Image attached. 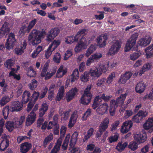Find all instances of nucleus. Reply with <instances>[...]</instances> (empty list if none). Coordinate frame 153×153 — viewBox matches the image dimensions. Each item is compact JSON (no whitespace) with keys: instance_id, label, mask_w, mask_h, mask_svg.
<instances>
[{"instance_id":"f257e3e1","label":"nucleus","mask_w":153,"mask_h":153,"mask_svg":"<svg viewBox=\"0 0 153 153\" xmlns=\"http://www.w3.org/2000/svg\"><path fill=\"white\" fill-rule=\"evenodd\" d=\"M45 31H39L33 29L30 33L28 36L29 43L33 45H37L41 42V38L46 35Z\"/></svg>"},{"instance_id":"f03ea898","label":"nucleus","mask_w":153,"mask_h":153,"mask_svg":"<svg viewBox=\"0 0 153 153\" xmlns=\"http://www.w3.org/2000/svg\"><path fill=\"white\" fill-rule=\"evenodd\" d=\"M126 96V93L121 94L120 97L117 98L116 100H111L110 102L109 112L111 116L114 115L115 109L118 106H122L123 104Z\"/></svg>"},{"instance_id":"7ed1b4c3","label":"nucleus","mask_w":153,"mask_h":153,"mask_svg":"<svg viewBox=\"0 0 153 153\" xmlns=\"http://www.w3.org/2000/svg\"><path fill=\"white\" fill-rule=\"evenodd\" d=\"M138 37L137 33L133 34L127 41L125 48V51L126 52L131 50L132 51H137L138 46L136 45V41Z\"/></svg>"},{"instance_id":"20e7f679","label":"nucleus","mask_w":153,"mask_h":153,"mask_svg":"<svg viewBox=\"0 0 153 153\" xmlns=\"http://www.w3.org/2000/svg\"><path fill=\"white\" fill-rule=\"evenodd\" d=\"M91 87V85H88L84 91L83 94L80 100L81 104L87 105L91 102L92 97V95L90 92Z\"/></svg>"},{"instance_id":"39448f33","label":"nucleus","mask_w":153,"mask_h":153,"mask_svg":"<svg viewBox=\"0 0 153 153\" xmlns=\"http://www.w3.org/2000/svg\"><path fill=\"white\" fill-rule=\"evenodd\" d=\"M16 41L14 34L12 33H10L5 44L6 49L10 50L12 48L15 44Z\"/></svg>"},{"instance_id":"423d86ee","label":"nucleus","mask_w":153,"mask_h":153,"mask_svg":"<svg viewBox=\"0 0 153 153\" xmlns=\"http://www.w3.org/2000/svg\"><path fill=\"white\" fill-rule=\"evenodd\" d=\"M148 112L146 111L140 110L137 114L133 116L132 119V121L134 123H138L140 122L143 118L146 117L148 115Z\"/></svg>"},{"instance_id":"0eeeda50","label":"nucleus","mask_w":153,"mask_h":153,"mask_svg":"<svg viewBox=\"0 0 153 153\" xmlns=\"http://www.w3.org/2000/svg\"><path fill=\"white\" fill-rule=\"evenodd\" d=\"M87 45V43L86 39L83 36L80 39L78 45L75 47V51L77 53L79 52L82 49L86 48Z\"/></svg>"},{"instance_id":"6e6552de","label":"nucleus","mask_w":153,"mask_h":153,"mask_svg":"<svg viewBox=\"0 0 153 153\" xmlns=\"http://www.w3.org/2000/svg\"><path fill=\"white\" fill-rule=\"evenodd\" d=\"M121 43L118 40L116 41L111 46L109 49L108 54L110 55H114L118 52L121 48Z\"/></svg>"},{"instance_id":"1a4fd4ad","label":"nucleus","mask_w":153,"mask_h":153,"mask_svg":"<svg viewBox=\"0 0 153 153\" xmlns=\"http://www.w3.org/2000/svg\"><path fill=\"white\" fill-rule=\"evenodd\" d=\"M59 32L58 28L55 27L51 29L48 32L47 35L46 40L48 42H51Z\"/></svg>"},{"instance_id":"9d476101","label":"nucleus","mask_w":153,"mask_h":153,"mask_svg":"<svg viewBox=\"0 0 153 153\" xmlns=\"http://www.w3.org/2000/svg\"><path fill=\"white\" fill-rule=\"evenodd\" d=\"M23 102L19 101H14L12 102V107H10L11 108V111L12 112L14 111H18L21 110L23 107Z\"/></svg>"},{"instance_id":"9b49d317","label":"nucleus","mask_w":153,"mask_h":153,"mask_svg":"<svg viewBox=\"0 0 153 153\" xmlns=\"http://www.w3.org/2000/svg\"><path fill=\"white\" fill-rule=\"evenodd\" d=\"M108 39V37L106 34H104L103 36H98L96 39V42L100 48L104 47L106 43V41Z\"/></svg>"},{"instance_id":"f8f14e48","label":"nucleus","mask_w":153,"mask_h":153,"mask_svg":"<svg viewBox=\"0 0 153 153\" xmlns=\"http://www.w3.org/2000/svg\"><path fill=\"white\" fill-rule=\"evenodd\" d=\"M134 138L136 141L140 143L146 141L147 139V135L145 133H139L134 134Z\"/></svg>"},{"instance_id":"ddd939ff","label":"nucleus","mask_w":153,"mask_h":153,"mask_svg":"<svg viewBox=\"0 0 153 153\" xmlns=\"http://www.w3.org/2000/svg\"><path fill=\"white\" fill-rule=\"evenodd\" d=\"M1 138L2 139V141L0 143V151H3L9 146V141L6 135H4L2 136Z\"/></svg>"},{"instance_id":"4468645a","label":"nucleus","mask_w":153,"mask_h":153,"mask_svg":"<svg viewBox=\"0 0 153 153\" xmlns=\"http://www.w3.org/2000/svg\"><path fill=\"white\" fill-rule=\"evenodd\" d=\"M133 125L132 121L129 120L126 121L123 123L121 128V131L123 134L127 133Z\"/></svg>"},{"instance_id":"2eb2a0df","label":"nucleus","mask_w":153,"mask_h":153,"mask_svg":"<svg viewBox=\"0 0 153 153\" xmlns=\"http://www.w3.org/2000/svg\"><path fill=\"white\" fill-rule=\"evenodd\" d=\"M36 114L33 111H31L28 115L26 121V125L29 126L33 123L36 120Z\"/></svg>"},{"instance_id":"dca6fc26","label":"nucleus","mask_w":153,"mask_h":153,"mask_svg":"<svg viewBox=\"0 0 153 153\" xmlns=\"http://www.w3.org/2000/svg\"><path fill=\"white\" fill-rule=\"evenodd\" d=\"M78 89L76 87L71 88L67 93V101L68 102L72 100L78 92Z\"/></svg>"},{"instance_id":"f3484780","label":"nucleus","mask_w":153,"mask_h":153,"mask_svg":"<svg viewBox=\"0 0 153 153\" xmlns=\"http://www.w3.org/2000/svg\"><path fill=\"white\" fill-rule=\"evenodd\" d=\"M109 119L108 118H105L103 122L100 125L99 128V132H104L107 128L109 124Z\"/></svg>"},{"instance_id":"a211bd4d","label":"nucleus","mask_w":153,"mask_h":153,"mask_svg":"<svg viewBox=\"0 0 153 153\" xmlns=\"http://www.w3.org/2000/svg\"><path fill=\"white\" fill-rule=\"evenodd\" d=\"M102 100L100 98V96H96L94 98V102L92 105V108L94 109H96L104 103L102 102Z\"/></svg>"},{"instance_id":"6ab92c4d","label":"nucleus","mask_w":153,"mask_h":153,"mask_svg":"<svg viewBox=\"0 0 153 153\" xmlns=\"http://www.w3.org/2000/svg\"><path fill=\"white\" fill-rule=\"evenodd\" d=\"M32 144L28 142L22 143L20 146V152L21 153H27L31 148Z\"/></svg>"},{"instance_id":"aec40b11","label":"nucleus","mask_w":153,"mask_h":153,"mask_svg":"<svg viewBox=\"0 0 153 153\" xmlns=\"http://www.w3.org/2000/svg\"><path fill=\"white\" fill-rule=\"evenodd\" d=\"M132 74L130 72L126 71L120 76L119 82L122 84H125L131 77Z\"/></svg>"},{"instance_id":"412c9836","label":"nucleus","mask_w":153,"mask_h":153,"mask_svg":"<svg viewBox=\"0 0 153 153\" xmlns=\"http://www.w3.org/2000/svg\"><path fill=\"white\" fill-rule=\"evenodd\" d=\"M152 127H153V118H149L148 119L146 123H144L143 125V127L146 130H148L149 129H151L149 130V132L151 133L153 131V129H152Z\"/></svg>"},{"instance_id":"4be33fe9","label":"nucleus","mask_w":153,"mask_h":153,"mask_svg":"<svg viewBox=\"0 0 153 153\" xmlns=\"http://www.w3.org/2000/svg\"><path fill=\"white\" fill-rule=\"evenodd\" d=\"M151 40L152 38L149 36H146L144 38L140 39L139 44L141 47H145L150 43Z\"/></svg>"},{"instance_id":"5701e85b","label":"nucleus","mask_w":153,"mask_h":153,"mask_svg":"<svg viewBox=\"0 0 153 153\" xmlns=\"http://www.w3.org/2000/svg\"><path fill=\"white\" fill-rule=\"evenodd\" d=\"M146 85L144 84L143 81L140 82L136 86L135 90L136 92L139 94L143 93L144 91Z\"/></svg>"},{"instance_id":"b1692460","label":"nucleus","mask_w":153,"mask_h":153,"mask_svg":"<svg viewBox=\"0 0 153 153\" xmlns=\"http://www.w3.org/2000/svg\"><path fill=\"white\" fill-rule=\"evenodd\" d=\"M30 96L31 94L29 91L26 90L24 91L22 100V102L23 104H25L30 100Z\"/></svg>"},{"instance_id":"393cba45","label":"nucleus","mask_w":153,"mask_h":153,"mask_svg":"<svg viewBox=\"0 0 153 153\" xmlns=\"http://www.w3.org/2000/svg\"><path fill=\"white\" fill-rule=\"evenodd\" d=\"M108 106L106 103H104L97 109L96 111L100 114L102 115L106 112Z\"/></svg>"},{"instance_id":"a878e982","label":"nucleus","mask_w":153,"mask_h":153,"mask_svg":"<svg viewBox=\"0 0 153 153\" xmlns=\"http://www.w3.org/2000/svg\"><path fill=\"white\" fill-rule=\"evenodd\" d=\"M62 143V140L58 139L55 145L52 149L51 153H58L60 150Z\"/></svg>"},{"instance_id":"bb28decb","label":"nucleus","mask_w":153,"mask_h":153,"mask_svg":"<svg viewBox=\"0 0 153 153\" xmlns=\"http://www.w3.org/2000/svg\"><path fill=\"white\" fill-rule=\"evenodd\" d=\"M48 108V106L46 103H43L41 105L40 109L39 110V117H43L45 114L46 111Z\"/></svg>"},{"instance_id":"cd10ccee","label":"nucleus","mask_w":153,"mask_h":153,"mask_svg":"<svg viewBox=\"0 0 153 153\" xmlns=\"http://www.w3.org/2000/svg\"><path fill=\"white\" fill-rule=\"evenodd\" d=\"M78 135V133L76 131H75L73 133L70 141V145L71 146H74L76 144Z\"/></svg>"},{"instance_id":"c85d7f7f","label":"nucleus","mask_w":153,"mask_h":153,"mask_svg":"<svg viewBox=\"0 0 153 153\" xmlns=\"http://www.w3.org/2000/svg\"><path fill=\"white\" fill-rule=\"evenodd\" d=\"M77 119V117L76 114L74 113L71 114L69 122L68 124L69 128H71L74 126L76 122Z\"/></svg>"},{"instance_id":"c756f323","label":"nucleus","mask_w":153,"mask_h":153,"mask_svg":"<svg viewBox=\"0 0 153 153\" xmlns=\"http://www.w3.org/2000/svg\"><path fill=\"white\" fill-rule=\"evenodd\" d=\"M146 56L147 58H150L153 55V44L145 49Z\"/></svg>"},{"instance_id":"7c9ffc66","label":"nucleus","mask_w":153,"mask_h":153,"mask_svg":"<svg viewBox=\"0 0 153 153\" xmlns=\"http://www.w3.org/2000/svg\"><path fill=\"white\" fill-rule=\"evenodd\" d=\"M65 91L64 88L63 86H62L59 88L58 92L56 97V100L58 101L60 100L63 96Z\"/></svg>"},{"instance_id":"2f4dec72","label":"nucleus","mask_w":153,"mask_h":153,"mask_svg":"<svg viewBox=\"0 0 153 153\" xmlns=\"http://www.w3.org/2000/svg\"><path fill=\"white\" fill-rule=\"evenodd\" d=\"M78 39V37H77L75 35V36H68L65 38V42L68 44H71L74 42H77Z\"/></svg>"},{"instance_id":"473e14b6","label":"nucleus","mask_w":153,"mask_h":153,"mask_svg":"<svg viewBox=\"0 0 153 153\" xmlns=\"http://www.w3.org/2000/svg\"><path fill=\"white\" fill-rule=\"evenodd\" d=\"M90 73L88 72L85 71L80 77L81 80L83 82H87L89 81Z\"/></svg>"},{"instance_id":"72a5a7b5","label":"nucleus","mask_w":153,"mask_h":153,"mask_svg":"<svg viewBox=\"0 0 153 153\" xmlns=\"http://www.w3.org/2000/svg\"><path fill=\"white\" fill-rule=\"evenodd\" d=\"M94 131V129L93 128H91L88 131L87 134L85 135L84 138L83 139V142H85L93 134Z\"/></svg>"},{"instance_id":"f704fd0d","label":"nucleus","mask_w":153,"mask_h":153,"mask_svg":"<svg viewBox=\"0 0 153 153\" xmlns=\"http://www.w3.org/2000/svg\"><path fill=\"white\" fill-rule=\"evenodd\" d=\"M15 123L13 122L8 121L6 123L5 126L6 129L10 132L12 131L14 128Z\"/></svg>"},{"instance_id":"c9c22d12","label":"nucleus","mask_w":153,"mask_h":153,"mask_svg":"<svg viewBox=\"0 0 153 153\" xmlns=\"http://www.w3.org/2000/svg\"><path fill=\"white\" fill-rule=\"evenodd\" d=\"M15 64V61L12 59H8L4 62V65L8 69H10Z\"/></svg>"},{"instance_id":"e433bc0d","label":"nucleus","mask_w":153,"mask_h":153,"mask_svg":"<svg viewBox=\"0 0 153 153\" xmlns=\"http://www.w3.org/2000/svg\"><path fill=\"white\" fill-rule=\"evenodd\" d=\"M10 108L8 105H6L3 108L2 112L4 119H6L7 118Z\"/></svg>"},{"instance_id":"4c0bfd02","label":"nucleus","mask_w":153,"mask_h":153,"mask_svg":"<svg viewBox=\"0 0 153 153\" xmlns=\"http://www.w3.org/2000/svg\"><path fill=\"white\" fill-rule=\"evenodd\" d=\"M36 72L34 70L33 67L30 66L28 70L27 75L30 77H35L36 76Z\"/></svg>"},{"instance_id":"58836bf2","label":"nucleus","mask_w":153,"mask_h":153,"mask_svg":"<svg viewBox=\"0 0 153 153\" xmlns=\"http://www.w3.org/2000/svg\"><path fill=\"white\" fill-rule=\"evenodd\" d=\"M53 138V135L51 133L45 138L43 143V146L45 147H46V145L52 140Z\"/></svg>"},{"instance_id":"ea45409f","label":"nucleus","mask_w":153,"mask_h":153,"mask_svg":"<svg viewBox=\"0 0 153 153\" xmlns=\"http://www.w3.org/2000/svg\"><path fill=\"white\" fill-rule=\"evenodd\" d=\"M127 145L128 143L126 142L123 144H122V143L120 142L117 144L116 147V149L119 151H122L124 150Z\"/></svg>"},{"instance_id":"a19ab883","label":"nucleus","mask_w":153,"mask_h":153,"mask_svg":"<svg viewBox=\"0 0 153 153\" xmlns=\"http://www.w3.org/2000/svg\"><path fill=\"white\" fill-rule=\"evenodd\" d=\"M90 73V75L92 76L95 77H97L100 76L101 75V73H99L98 70L97 68L94 70L91 69L89 72H88Z\"/></svg>"},{"instance_id":"79ce46f5","label":"nucleus","mask_w":153,"mask_h":153,"mask_svg":"<svg viewBox=\"0 0 153 153\" xmlns=\"http://www.w3.org/2000/svg\"><path fill=\"white\" fill-rule=\"evenodd\" d=\"M128 147L131 150L134 151L138 148V144L135 141H133L130 143Z\"/></svg>"},{"instance_id":"37998d69","label":"nucleus","mask_w":153,"mask_h":153,"mask_svg":"<svg viewBox=\"0 0 153 153\" xmlns=\"http://www.w3.org/2000/svg\"><path fill=\"white\" fill-rule=\"evenodd\" d=\"M60 42L59 40H54L49 45V48H52L53 47V51H54L60 45Z\"/></svg>"},{"instance_id":"c03bdc74","label":"nucleus","mask_w":153,"mask_h":153,"mask_svg":"<svg viewBox=\"0 0 153 153\" xmlns=\"http://www.w3.org/2000/svg\"><path fill=\"white\" fill-rule=\"evenodd\" d=\"M39 93L37 92L36 91H34L32 96L30 97V100L32 101H34V102H35L38 100V98H39Z\"/></svg>"},{"instance_id":"a18cd8bd","label":"nucleus","mask_w":153,"mask_h":153,"mask_svg":"<svg viewBox=\"0 0 153 153\" xmlns=\"http://www.w3.org/2000/svg\"><path fill=\"white\" fill-rule=\"evenodd\" d=\"M37 21L36 19H34L30 21L27 27H25L26 30H27L28 32H29L31 29L35 25Z\"/></svg>"},{"instance_id":"49530a36","label":"nucleus","mask_w":153,"mask_h":153,"mask_svg":"<svg viewBox=\"0 0 153 153\" xmlns=\"http://www.w3.org/2000/svg\"><path fill=\"white\" fill-rule=\"evenodd\" d=\"M10 100V98L7 96L2 97L0 101V104L1 106H4Z\"/></svg>"},{"instance_id":"de8ad7c7","label":"nucleus","mask_w":153,"mask_h":153,"mask_svg":"<svg viewBox=\"0 0 153 153\" xmlns=\"http://www.w3.org/2000/svg\"><path fill=\"white\" fill-rule=\"evenodd\" d=\"M37 81L35 79H33L29 84V88L31 90H33L36 88L37 85Z\"/></svg>"},{"instance_id":"09e8293b","label":"nucleus","mask_w":153,"mask_h":153,"mask_svg":"<svg viewBox=\"0 0 153 153\" xmlns=\"http://www.w3.org/2000/svg\"><path fill=\"white\" fill-rule=\"evenodd\" d=\"M151 66L149 63L144 65L140 70V74H142L146 71L149 70L151 68Z\"/></svg>"},{"instance_id":"8fccbe9b","label":"nucleus","mask_w":153,"mask_h":153,"mask_svg":"<svg viewBox=\"0 0 153 153\" xmlns=\"http://www.w3.org/2000/svg\"><path fill=\"white\" fill-rule=\"evenodd\" d=\"M61 56L60 53H56L54 55L53 60L54 62L57 63H59L61 60Z\"/></svg>"},{"instance_id":"3c124183","label":"nucleus","mask_w":153,"mask_h":153,"mask_svg":"<svg viewBox=\"0 0 153 153\" xmlns=\"http://www.w3.org/2000/svg\"><path fill=\"white\" fill-rule=\"evenodd\" d=\"M1 30L4 31L5 32H8L10 31V28L8 27V24L7 22H5L1 29Z\"/></svg>"},{"instance_id":"603ef678","label":"nucleus","mask_w":153,"mask_h":153,"mask_svg":"<svg viewBox=\"0 0 153 153\" xmlns=\"http://www.w3.org/2000/svg\"><path fill=\"white\" fill-rule=\"evenodd\" d=\"M48 65L46 63L44 65L43 68L41 73V76L42 77H44L46 74V72L48 70Z\"/></svg>"},{"instance_id":"864d4df0","label":"nucleus","mask_w":153,"mask_h":153,"mask_svg":"<svg viewBox=\"0 0 153 153\" xmlns=\"http://www.w3.org/2000/svg\"><path fill=\"white\" fill-rule=\"evenodd\" d=\"M48 90V88L47 87H45L41 91V94L39 97V99H42L44 98L45 97Z\"/></svg>"},{"instance_id":"5fc2aeb1","label":"nucleus","mask_w":153,"mask_h":153,"mask_svg":"<svg viewBox=\"0 0 153 153\" xmlns=\"http://www.w3.org/2000/svg\"><path fill=\"white\" fill-rule=\"evenodd\" d=\"M91 109L90 108L88 109L85 112L82 117L83 120H86L87 118L91 115Z\"/></svg>"},{"instance_id":"6e6d98bb","label":"nucleus","mask_w":153,"mask_h":153,"mask_svg":"<svg viewBox=\"0 0 153 153\" xmlns=\"http://www.w3.org/2000/svg\"><path fill=\"white\" fill-rule=\"evenodd\" d=\"M67 130V128L64 126H62L60 131V138H62L64 137Z\"/></svg>"},{"instance_id":"4d7b16f0","label":"nucleus","mask_w":153,"mask_h":153,"mask_svg":"<svg viewBox=\"0 0 153 153\" xmlns=\"http://www.w3.org/2000/svg\"><path fill=\"white\" fill-rule=\"evenodd\" d=\"M98 70L99 73H101V75L102 73H105L107 71V68L104 65H101L99 66V67L97 68Z\"/></svg>"},{"instance_id":"13d9d810","label":"nucleus","mask_w":153,"mask_h":153,"mask_svg":"<svg viewBox=\"0 0 153 153\" xmlns=\"http://www.w3.org/2000/svg\"><path fill=\"white\" fill-rule=\"evenodd\" d=\"M94 60L100 59L102 56L101 53H95L91 56Z\"/></svg>"},{"instance_id":"bf43d9fd","label":"nucleus","mask_w":153,"mask_h":153,"mask_svg":"<svg viewBox=\"0 0 153 153\" xmlns=\"http://www.w3.org/2000/svg\"><path fill=\"white\" fill-rule=\"evenodd\" d=\"M115 76V74L114 73H111L108 76L107 80L106 81L107 83L110 84L112 82L113 79Z\"/></svg>"},{"instance_id":"052dcab7","label":"nucleus","mask_w":153,"mask_h":153,"mask_svg":"<svg viewBox=\"0 0 153 153\" xmlns=\"http://www.w3.org/2000/svg\"><path fill=\"white\" fill-rule=\"evenodd\" d=\"M71 111V110L70 109H69L68 110L63 112L62 117L64 120H66L68 119L69 116Z\"/></svg>"},{"instance_id":"680f3d73","label":"nucleus","mask_w":153,"mask_h":153,"mask_svg":"<svg viewBox=\"0 0 153 153\" xmlns=\"http://www.w3.org/2000/svg\"><path fill=\"white\" fill-rule=\"evenodd\" d=\"M51 48H49V46L45 53V58L47 59L49 58L50 56L52 54V51H53V50H51Z\"/></svg>"},{"instance_id":"e2e57ef3","label":"nucleus","mask_w":153,"mask_h":153,"mask_svg":"<svg viewBox=\"0 0 153 153\" xmlns=\"http://www.w3.org/2000/svg\"><path fill=\"white\" fill-rule=\"evenodd\" d=\"M25 117L24 116H21L19 120L16 121L15 125H20L24 122Z\"/></svg>"},{"instance_id":"0e129e2a","label":"nucleus","mask_w":153,"mask_h":153,"mask_svg":"<svg viewBox=\"0 0 153 153\" xmlns=\"http://www.w3.org/2000/svg\"><path fill=\"white\" fill-rule=\"evenodd\" d=\"M72 52L71 50H68L66 51L65 54L64 59L65 60H67L69 57L72 55Z\"/></svg>"},{"instance_id":"69168bd1","label":"nucleus","mask_w":153,"mask_h":153,"mask_svg":"<svg viewBox=\"0 0 153 153\" xmlns=\"http://www.w3.org/2000/svg\"><path fill=\"white\" fill-rule=\"evenodd\" d=\"M106 80L104 78L99 79L96 83L97 86L98 87H101V85L105 83Z\"/></svg>"},{"instance_id":"338daca9","label":"nucleus","mask_w":153,"mask_h":153,"mask_svg":"<svg viewBox=\"0 0 153 153\" xmlns=\"http://www.w3.org/2000/svg\"><path fill=\"white\" fill-rule=\"evenodd\" d=\"M118 136L117 135L115 134L114 136L111 137L109 139V142L112 143L114 142H116L118 140Z\"/></svg>"},{"instance_id":"774afa93","label":"nucleus","mask_w":153,"mask_h":153,"mask_svg":"<svg viewBox=\"0 0 153 153\" xmlns=\"http://www.w3.org/2000/svg\"><path fill=\"white\" fill-rule=\"evenodd\" d=\"M140 53L139 52L135 53L130 55L131 59L132 60H135L140 56Z\"/></svg>"}]
</instances>
